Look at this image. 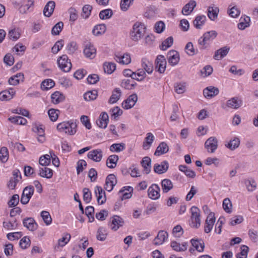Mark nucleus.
Segmentation results:
<instances>
[{
	"label": "nucleus",
	"mask_w": 258,
	"mask_h": 258,
	"mask_svg": "<svg viewBox=\"0 0 258 258\" xmlns=\"http://www.w3.org/2000/svg\"><path fill=\"white\" fill-rule=\"evenodd\" d=\"M146 26L141 22H135L130 32L131 39L135 42H138L144 36L146 32Z\"/></svg>",
	"instance_id": "f257e3e1"
},
{
	"label": "nucleus",
	"mask_w": 258,
	"mask_h": 258,
	"mask_svg": "<svg viewBox=\"0 0 258 258\" xmlns=\"http://www.w3.org/2000/svg\"><path fill=\"white\" fill-rule=\"evenodd\" d=\"M77 125L73 120L63 121L57 125V130L69 135H74L77 132Z\"/></svg>",
	"instance_id": "f03ea898"
},
{
	"label": "nucleus",
	"mask_w": 258,
	"mask_h": 258,
	"mask_svg": "<svg viewBox=\"0 0 258 258\" xmlns=\"http://www.w3.org/2000/svg\"><path fill=\"white\" fill-rule=\"evenodd\" d=\"M217 34L215 31L206 32L203 36L199 39V44L202 45V48H207L210 46V42L216 38Z\"/></svg>",
	"instance_id": "7ed1b4c3"
},
{
	"label": "nucleus",
	"mask_w": 258,
	"mask_h": 258,
	"mask_svg": "<svg viewBox=\"0 0 258 258\" xmlns=\"http://www.w3.org/2000/svg\"><path fill=\"white\" fill-rule=\"evenodd\" d=\"M59 69L64 72H69L72 68V63L67 55H62L57 59Z\"/></svg>",
	"instance_id": "20e7f679"
},
{
	"label": "nucleus",
	"mask_w": 258,
	"mask_h": 258,
	"mask_svg": "<svg viewBox=\"0 0 258 258\" xmlns=\"http://www.w3.org/2000/svg\"><path fill=\"white\" fill-rule=\"evenodd\" d=\"M21 179V173L19 170L15 169L13 171V177H12L8 183V186L9 188L13 189L15 188L18 182Z\"/></svg>",
	"instance_id": "39448f33"
},
{
	"label": "nucleus",
	"mask_w": 258,
	"mask_h": 258,
	"mask_svg": "<svg viewBox=\"0 0 258 258\" xmlns=\"http://www.w3.org/2000/svg\"><path fill=\"white\" fill-rule=\"evenodd\" d=\"M166 60L163 55L157 56L155 60L156 70L160 73H163L166 67Z\"/></svg>",
	"instance_id": "423d86ee"
},
{
	"label": "nucleus",
	"mask_w": 258,
	"mask_h": 258,
	"mask_svg": "<svg viewBox=\"0 0 258 258\" xmlns=\"http://www.w3.org/2000/svg\"><path fill=\"white\" fill-rule=\"evenodd\" d=\"M160 191L159 186L156 184H153L148 189V196L152 200H157L160 197Z\"/></svg>",
	"instance_id": "0eeeda50"
},
{
	"label": "nucleus",
	"mask_w": 258,
	"mask_h": 258,
	"mask_svg": "<svg viewBox=\"0 0 258 258\" xmlns=\"http://www.w3.org/2000/svg\"><path fill=\"white\" fill-rule=\"evenodd\" d=\"M205 146L208 152L214 153L217 149L218 141L216 137H211L205 142Z\"/></svg>",
	"instance_id": "6e6552de"
},
{
	"label": "nucleus",
	"mask_w": 258,
	"mask_h": 258,
	"mask_svg": "<svg viewBox=\"0 0 258 258\" xmlns=\"http://www.w3.org/2000/svg\"><path fill=\"white\" fill-rule=\"evenodd\" d=\"M83 52L86 57L92 59L96 56V49L93 44L90 42H87L85 44Z\"/></svg>",
	"instance_id": "1a4fd4ad"
},
{
	"label": "nucleus",
	"mask_w": 258,
	"mask_h": 258,
	"mask_svg": "<svg viewBox=\"0 0 258 258\" xmlns=\"http://www.w3.org/2000/svg\"><path fill=\"white\" fill-rule=\"evenodd\" d=\"M124 223L123 219L119 216L114 215L110 218V227L114 231H116Z\"/></svg>",
	"instance_id": "9d476101"
},
{
	"label": "nucleus",
	"mask_w": 258,
	"mask_h": 258,
	"mask_svg": "<svg viewBox=\"0 0 258 258\" xmlns=\"http://www.w3.org/2000/svg\"><path fill=\"white\" fill-rule=\"evenodd\" d=\"M34 193L33 186L26 187L23 191L21 202L23 204H27Z\"/></svg>",
	"instance_id": "9b49d317"
},
{
	"label": "nucleus",
	"mask_w": 258,
	"mask_h": 258,
	"mask_svg": "<svg viewBox=\"0 0 258 258\" xmlns=\"http://www.w3.org/2000/svg\"><path fill=\"white\" fill-rule=\"evenodd\" d=\"M138 100V96L136 94L131 95L126 100L122 103V106L125 109H129L132 108Z\"/></svg>",
	"instance_id": "f8f14e48"
},
{
	"label": "nucleus",
	"mask_w": 258,
	"mask_h": 258,
	"mask_svg": "<svg viewBox=\"0 0 258 258\" xmlns=\"http://www.w3.org/2000/svg\"><path fill=\"white\" fill-rule=\"evenodd\" d=\"M168 234L164 230H160L158 232L157 235L153 240V244L158 246L163 244L166 240L168 239Z\"/></svg>",
	"instance_id": "ddd939ff"
},
{
	"label": "nucleus",
	"mask_w": 258,
	"mask_h": 258,
	"mask_svg": "<svg viewBox=\"0 0 258 258\" xmlns=\"http://www.w3.org/2000/svg\"><path fill=\"white\" fill-rule=\"evenodd\" d=\"M215 220L214 213L213 212L210 213L206 220V225L204 229L206 233H208L211 232L215 222Z\"/></svg>",
	"instance_id": "4468645a"
},
{
	"label": "nucleus",
	"mask_w": 258,
	"mask_h": 258,
	"mask_svg": "<svg viewBox=\"0 0 258 258\" xmlns=\"http://www.w3.org/2000/svg\"><path fill=\"white\" fill-rule=\"evenodd\" d=\"M219 93V89L214 86L207 87L203 90V95L207 99H211L215 97Z\"/></svg>",
	"instance_id": "2eb2a0df"
},
{
	"label": "nucleus",
	"mask_w": 258,
	"mask_h": 258,
	"mask_svg": "<svg viewBox=\"0 0 258 258\" xmlns=\"http://www.w3.org/2000/svg\"><path fill=\"white\" fill-rule=\"evenodd\" d=\"M168 61L172 66L176 65L180 59L179 53L174 50L169 51L167 54Z\"/></svg>",
	"instance_id": "dca6fc26"
},
{
	"label": "nucleus",
	"mask_w": 258,
	"mask_h": 258,
	"mask_svg": "<svg viewBox=\"0 0 258 258\" xmlns=\"http://www.w3.org/2000/svg\"><path fill=\"white\" fill-rule=\"evenodd\" d=\"M95 194L97 198L98 203L100 205L104 204L106 200V196L105 191L102 188L99 186H96L94 189Z\"/></svg>",
	"instance_id": "f3484780"
},
{
	"label": "nucleus",
	"mask_w": 258,
	"mask_h": 258,
	"mask_svg": "<svg viewBox=\"0 0 258 258\" xmlns=\"http://www.w3.org/2000/svg\"><path fill=\"white\" fill-rule=\"evenodd\" d=\"M114 59L117 62L122 64H128L131 62V57L128 53L116 54Z\"/></svg>",
	"instance_id": "a211bd4d"
},
{
	"label": "nucleus",
	"mask_w": 258,
	"mask_h": 258,
	"mask_svg": "<svg viewBox=\"0 0 258 258\" xmlns=\"http://www.w3.org/2000/svg\"><path fill=\"white\" fill-rule=\"evenodd\" d=\"M102 151L99 149L90 151L87 155L89 159L95 162H100L102 158Z\"/></svg>",
	"instance_id": "6ab92c4d"
},
{
	"label": "nucleus",
	"mask_w": 258,
	"mask_h": 258,
	"mask_svg": "<svg viewBox=\"0 0 258 258\" xmlns=\"http://www.w3.org/2000/svg\"><path fill=\"white\" fill-rule=\"evenodd\" d=\"M116 178L114 174H109L106 177L104 188L108 191H111L116 183Z\"/></svg>",
	"instance_id": "aec40b11"
},
{
	"label": "nucleus",
	"mask_w": 258,
	"mask_h": 258,
	"mask_svg": "<svg viewBox=\"0 0 258 258\" xmlns=\"http://www.w3.org/2000/svg\"><path fill=\"white\" fill-rule=\"evenodd\" d=\"M155 139V137L152 133H148L143 142V149L145 150L150 149Z\"/></svg>",
	"instance_id": "412c9836"
},
{
	"label": "nucleus",
	"mask_w": 258,
	"mask_h": 258,
	"mask_svg": "<svg viewBox=\"0 0 258 258\" xmlns=\"http://www.w3.org/2000/svg\"><path fill=\"white\" fill-rule=\"evenodd\" d=\"M16 94L13 88H10L0 92V100L1 101H8L12 99Z\"/></svg>",
	"instance_id": "4be33fe9"
},
{
	"label": "nucleus",
	"mask_w": 258,
	"mask_h": 258,
	"mask_svg": "<svg viewBox=\"0 0 258 258\" xmlns=\"http://www.w3.org/2000/svg\"><path fill=\"white\" fill-rule=\"evenodd\" d=\"M169 167L168 163L164 161L160 163H156L154 165V170L158 174H162L166 172Z\"/></svg>",
	"instance_id": "5701e85b"
},
{
	"label": "nucleus",
	"mask_w": 258,
	"mask_h": 258,
	"mask_svg": "<svg viewBox=\"0 0 258 258\" xmlns=\"http://www.w3.org/2000/svg\"><path fill=\"white\" fill-rule=\"evenodd\" d=\"M108 115L106 112H102L96 120L97 125L101 128H105L108 123Z\"/></svg>",
	"instance_id": "b1692460"
},
{
	"label": "nucleus",
	"mask_w": 258,
	"mask_h": 258,
	"mask_svg": "<svg viewBox=\"0 0 258 258\" xmlns=\"http://www.w3.org/2000/svg\"><path fill=\"white\" fill-rule=\"evenodd\" d=\"M242 104V101L236 97H234L229 99L226 102V106L228 107L233 109L239 108Z\"/></svg>",
	"instance_id": "393cba45"
},
{
	"label": "nucleus",
	"mask_w": 258,
	"mask_h": 258,
	"mask_svg": "<svg viewBox=\"0 0 258 258\" xmlns=\"http://www.w3.org/2000/svg\"><path fill=\"white\" fill-rule=\"evenodd\" d=\"M23 225L29 230L33 231L35 230L38 227V224L32 218H28L23 220Z\"/></svg>",
	"instance_id": "a878e982"
},
{
	"label": "nucleus",
	"mask_w": 258,
	"mask_h": 258,
	"mask_svg": "<svg viewBox=\"0 0 258 258\" xmlns=\"http://www.w3.org/2000/svg\"><path fill=\"white\" fill-rule=\"evenodd\" d=\"M230 48L228 46L223 47L216 51L214 58L216 60H220L228 53Z\"/></svg>",
	"instance_id": "bb28decb"
},
{
	"label": "nucleus",
	"mask_w": 258,
	"mask_h": 258,
	"mask_svg": "<svg viewBox=\"0 0 258 258\" xmlns=\"http://www.w3.org/2000/svg\"><path fill=\"white\" fill-rule=\"evenodd\" d=\"M169 150V147L167 144L164 142H161L159 146L157 147L154 155L157 156H161L168 152Z\"/></svg>",
	"instance_id": "cd10ccee"
},
{
	"label": "nucleus",
	"mask_w": 258,
	"mask_h": 258,
	"mask_svg": "<svg viewBox=\"0 0 258 258\" xmlns=\"http://www.w3.org/2000/svg\"><path fill=\"white\" fill-rule=\"evenodd\" d=\"M170 246L172 249L176 251H184L187 248V243L183 242L181 245L179 243L175 241H172L170 243Z\"/></svg>",
	"instance_id": "c85d7f7f"
},
{
	"label": "nucleus",
	"mask_w": 258,
	"mask_h": 258,
	"mask_svg": "<svg viewBox=\"0 0 258 258\" xmlns=\"http://www.w3.org/2000/svg\"><path fill=\"white\" fill-rule=\"evenodd\" d=\"M133 190V188L131 186L123 187L120 189L119 192L122 194L121 196V200L131 198L132 196V192Z\"/></svg>",
	"instance_id": "c756f323"
},
{
	"label": "nucleus",
	"mask_w": 258,
	"mask_h": 258,
	"mask_svg": "<svg viewBox=\"0 0 258 258\" xmlns=\"http://www.w3.org/2000/svg\"><path fill=\"white\" fill-rule=\"evenodd\" d=\"M142 67L143 68L142 69L149 74L153 72V65L152 62L146 58H143L142 60Z\"/></svg>",
	"instance_id": "7c9ffc66"
},
{
	"label": "nucleus",
	"mask_w": 258,
	"mask_h": 258,
	"mask_svg": "<svg viewBox=\"0 0 258 258\" xmlns=\"http://www.w3.org/2000/svg\"><path fill=\"white\" fill-rule=\"evenodd\" d=\"M55 8V3L53 1L49 2L45 6L43 14L46 17H50L54 9Z\"/></svg>",
	"instance_id": "2f4dec72"
},
{
	"label": "nucleus",
	"mask_w": 258,
	"mask_h": 258,
	"mask_svg": "<svg viewBox=\"0 0 258 258\" xmlns=\"http://www.w3.org/2000/svg\"><path fill=\"white\" fill-rule=\"evenodd\" d=\"M103 67L104 73L107 74H111L116 70V64L112 62H105Z\"/></svg>",
	"instance_id": "473e14b6"
},
{
	"label": "nucleus",
	"mask_w": 258,
	"mask_h": 258,
	"mask_svg": "<svg viewBox=\"0 0 258 258\" xmlns=\"http://www.w3.org/2000/svg\"><path fill=\"white\" fill-rule=\"evenodd\" d=\"M23 75L21 73H18L9 79V83L11 85L15 86L19 84L21 81H23Z\"/></svg>",
	"instance_id": "72a5a7b5"
},
{
	"label": "nucleus",
	"mask_w": 258,
	"mask_h": 258,
	"mask_svg": "<svg viewBox=\"0 0 258 258\" xmlns=\"http://www.w3.org/2000/svg\"><path fill=\"white\" fill-rule=\"evenodd\" d=\"M106 29V26L104 24L97 25L94 27L92 33L94 35L98 36L104 34Z\"/></svg>",
	"instance_id": "f704fd0d"
},
{
	"label": "nucleus",
	"mask_w": 258,
	"mask_h": 258,
	"mask_svg": "<svg viewBox=\"0 0 258 258\" xmlns=\"http://www.w3.org/2000/svg\"><path fill=\"white\" fill-rule=\"evenodd\" d=\"M151 160L148 157H145L142 159L141 164L144 169V172L146 173V174H148L151 171Z\"/></svg>",
	"instance_id": "c9c22d12"
},
{
	"label": "nucleus",
	"mask_w": 258,
	"mask_h": 258,
	"mask_svg": "<svg viewBox=\"0 0 258 258\" xmlns=\"http://www.w3.org/2000/svg\"><path fill=\"white\" fill-rule=\"evenodd\" d=\"M39 175L42 177L50 178L53 175V171L46 167L39 168Z\"/></svg>",
	"instance_id": "e433bc0d"
},
{
	"label": "nucleus",
	"mask_w": 258,
	"mask_h": 258,
	"mask_svg": "<svg viewBox=\"0 0 258 258\" xmlns=\"http://www.w3.org/2000/svg\"><path fill=\"white\" fill-rule=\"evenodd\" d=\"M55 85L54 81L50 79L44 80L41 84V89L42 90H48L53 87Z\"/></svg>",
	"instance_id": "4c0bfd02"
},
{
	"label": "nucleus",
	"mask_w": 258,
	"mask_h": 258,
	"mask_svg": "<svg viewBox=\"0 0 258 258\" xmlns=\"http://www.w3.org/2000/svg\"><path fill=\"white\" fill-rule=\"evenodd\" d=\"M118 160V156L116 155H112L109 156L106 161V165L110 168H113L116 165Z\"/></svg>",
	"instance_id": "58836bf2"
},
{
	"label": "nucleus",
	"mask_w": 258,
	"mask_h": 258,
	"mask_svg": "<svg viewBox=\"0 0 258 258\" xmlns=\"http://www.w3.org/2000/svg\"><path fill=\"white\" fill-rule=\"evenodd\" d=\"M52 102L57 104L62 101L64 99L63 95L59 91H55L51 96Z\"/></svg>",
	"instance_id": "ea45409f"
},
{
	"label": "nucleus",
	"mask_w": 258,
	"mask_h": 258,
	"mask_svg": "<svg viewBox=\"0 0 258 258\" xmlns=\"http://www.w3.org/2000/svg\"><path fill=\"white\" fill-rule=\"evenodd\" d=\"M107 235V230L105 228L100 227L98 229L96 238L99 241H104Z\"/></svg>",
	"instance_id": "a19ab883"
},
{
	"label": "nucleus",
	"mask_w": 258,
	"mask_h": 258,
	"mask_svg": "<svg viewBox=\"0 0 258 258\" xmlns=\"http://www.w3.org/2000/svg\"><path fill=\"white\" fill-rule=\"evenodd\" d=\"M9 120L13 123L20 125H25L27 122L26 119L20 116L10 117Z\"/></svg>",
	"instance_id": "79ce46f5"
},
{
	"label": "nucleus",
	"mask_w": 258,
	"mask_h": 258,
	"mask_svg": "<svg viewBox=\"0 0 258 258\" xmlns=\"http://www.w3.org/2000/svg\"><path fill=\"white\" fill-rule=\"evenodd\" d=\"M162 190L164 192H167L173 188L171 181L168 179H164L161 181Z\"/></svg>",
	"instance_id": "37998d69"
},
{
	"label": "nucleus",
	"mask_w": 258,
	"mask_h": 258,
	"mask_svg": "<svg viewBox=\"0 0 258 258\" xmlns=\"http://www.w3.org/2000/svg\"><path fill=\"white\" fill-rule=\"evenodd\" d=\"M121 91L118 88H116L112 92V94L110 97L109 100V102L110 103L113 104L116 103L120 98L121 96Z\"/></svg>",
	"instance_id": "c03bdc74"
},
{
	"label": "nucleus",
	"mask_w": 258,
	"mask_h": 258,
	"mask_svg": "<svg viewBox=\"0 0 258 258\" xmlns=\"http://www.w3.org/2000/svg\"><path fill=\"white\" fill-rule=\"evenodd\" d=\"M146 74L145 71L142 69H138L137 71L134 72L133 75V79L138 81H142L146 77Z\"/></svg>",
	"instance_id": "a18cd8bd"
},
{
	"label": "nucleus",
	"mask_w": 258,
	"mask_h": 258,
	"mask_svg": "<svg viewBox=\"0 0 258 258\" xmlns=\"http://www.w3.org/2000/svg\"><path fill=\"white\" fill-rule=\"evenodd\" d=\"M125 146L124 143H115L111 145L109 148L110 151L112 152L118 153L124 150Z\"/></svg>",
	"instance_id": "49530a36"
},
{
	"label": "nucleus",
	"mask_w": 258,
	"mask_h": 258,
	"mask_svg": "<svg viewBox=\"0 0 258 258\" xmlns=\"http://www.w3.org/2000/svg\"><path fill=\"white\" fill-rule=\"evenodd\" d=\"M18 222L16 219H12L10 221H5L3 222L4 227L9 230L16 229L18 226Z\"/></svg>",
	"instance_id": "de8ad7c7"
},
{
	"label": "nucleus",
	"mask_w": 258,
	"mask_h": 258,
	"mask_svg": "<svg viewBox=\"0 0 258 258\" xmlns=\"http://www.w3.org/2000/svg\"><path fill=\"white\" fill-rule=\"evenodd\" d=\"M219 9L217 7H209L208 9V16L210 19L213 21L218 16Z\"/></svg>",
	"instance_id": "09e8293b"
},
{
	"label": "nucleus",
	"mask_w": 258,
	"mask_h": 258,
	"mask_svg": "<svg viewBox=\"0 0 258 258\" xmlns=\"http://www.w3.org/2000/svg\"><path fill=\"white\" fill-rule=\"evenodd\" d=\"M21 35V31L19 28H14L10 30L8 36L10 39L16 40L19 38Z\"/></svg>",
	"instance_id": "8fccbe9b"
},
{
	"label": "nucleus",
	"mask_w": 258,
	"mask_h": 258,
	"mask_svg": "<svg viewBox=\"0 0 258 258\" xmlns=\"http://www.w3.org/2000/svg\"><path fill=\"white\" fill-rule=\"evenodd\" d=\"M194 10V1H190L188 4L185 5L182 10V13L184 15H189Z\"/></svg>",
	"instance_id": "3c124183"
},
{
	"label": "nucleus",
	"mask_w": 258,
	"mask_h": 258,
	"mask_svg": "<svg viewBox=\"0 0 258 258\" xmlns=\"http://www.w3.org/2000/svg\"><path fill=\"white\" fill-rule=\"evenodd\" d=\"M136 83L131 79H124L122 81L121 86L127 90L133 89Z\"/></svg>",
	"instance_id": "603ef678"
},
{
	"label": "nucleus",
	"mask_w": 258,
	"mask_h": 258,
	"mask_svg": "<svg viewBox=\"0 0 258 258\" xmlns=\"http://www.w3.org/2000/svg\"><path fill=\"white\" fill-rule=\"evenodd\" d=\"M60 111L58 109L51 108L48 111V115L51 121H55L57 120Z\"/></svg>",
	"instance_id": "864d4df0"
},
{
	"label": "nucleus",
	"mask_w": 258,
	"mask_h": 258,
	"mask_svg": "<svg viewBox=\"0 0 258 258\" xmlns=\"http://www.w3.org/2000/svg\"><path fill=\"white\" fill-rule=\"evenodd\" d=\"M250 19L249 17H246L244 18H241L240 23L238 24V28L240 30H244L249 26Z\"/></svg>",
	"instance_id": "5fc2aeb1"
},
{
	"label": "nucleus",
	"mask_w": 258,
	"mask_h": 258,
	"mask_svg": "<svg viewBox=\"0 0 258 258\" xmlns=\"http://www.w3.org/2000/svg\"><path fill=\"white\" fill-rule=\"evenodd\" d=\"M41 217L46 225L48 226L52 223V218L49 213L46 211H42L41 212Z\"/></svg>",
	"instance_id": "6e6d98bb"
},
{
	"label": "nucleus",
	"mask_w": 258,
	"mask_h": 258,
	"mask_svg": "<svg viewBox=\"0 0 258 258\" xmlns=\"http://www.w3.org/2000/svg\"><path fill=\"white\" fill-rule=\"evenodd\" d=\"M92 10V7L91 5H85L82 9V17L85 19H88L91 15Z\"/></svg>",
	"instance_id": "4d7b16f0"
},
{
	"label": "nucleus",
	"mask_w": 258,
	"mask_h": 258,
	"mask_svg": "<svg viewBox=\"0 0 258 258\" xmlns=\"http://www.w3.org/2000/svg\"><path fill=\"white\" fill-rule=\"evenodd\" d=\"M112 14V11L111 9H105L100 12L99 17L102 20H106L111 18Z\"/></svg>",
	"instance_id": "13d9d810"
},
{
	"label": "nucleus",
	"mask_w": 258,
	"mask_h": 258,
	"mask_svg": "<svg viewBox=\"0 0 258 258\" xmlns=\"http://www.w3.org/2000/svg\"><path fill=\"white\" fill-rule=\"evenodd\" d=\"M71 236L69 233L64 234L62 237L58 240V244L60 247L65 246L70 240Z\"/></svg>",
	"instance_id": "bf43d9fd"
},
{
	"label": "nucleus",
	"mask_w": 258,
	"mask_h": 258,
	"mask_svg": "<svg viewBox=\"0 0 258 258\" xmlns=\"http://www.w3.org/2000/svg\"><path fill=\"white\" fill-rule=\"evenodd\" d=\"M173 43V39L172 37H169L165 39L160 45V49L163 50H165L169 47L172 46Z\"/></svg>",
	"instance_id": "052dcab7"
},
{
	"label": "nucleus",
	"mask_w": 258,
	"mask_h": 258,
	"mask_svg": "<svg viewBox=\"0 0 258 258\" xmlns=\"http://www.w3.org/2000/svg\"><path fill=\"white\" fill-rule=\"evenodd\" d=\"M184 230L181 225H177L172 229V234L175 237L179 238L183 234Z\"/></svg>",
	"instance_id": "680f3d73"
},
{
	"label": "nucleus",
	"mask_w": 258,
	"mask_h": 258,
	"mask_svg": "<svg viewBox=\"0 0 258 258\" xmlns=\"http://www.w3.org/2000/svg\"><path fill=\"white\" fill-rule=\"evenodd\" d=\"M97 96V92L96 90L88 91L84 95V98L86 101L93 100Z\"/></svg>",
	"instance_id": "e2e57ef3"
},
{
	"label": "nucleus",
	"mask_w": 258,
	"mask_h": 258,
	"mask_svg": "<svg viewBox=\"0 0 258 258\" xmlns=\"http://www.w3.org/2000/svg\"><path fill=\"white\" fill-rule=\"evenodd\" d=\"M239 139L237 138H235L233 140H231L226 146L230 150H233L239 147Z\"/></svg>",
	"instance_id": "0e129e2a"
},
{
	"label": "nucleus",
	"mask_w": 258,
	"mask_h": 258,
	"mask_svg": "<svg viewBox=\"0 0 258 258\" xmlns=\"http://www.w3.org/2000/svg\"><path fill=\"white\" fill-rule=\"evenodd\" d=\"M232 203L229 198H226L223 202V208L226 213H230L232 212Z\"/></svg>",
	"instance_id": "69168bd1"
},
{
	"label": "nucleus",
	"mask_w": 258,
	"mask_h": 258,
	"mask_svg": "<svg viewBox=\"0 0 258 258\" xmlns=\"http://www.w3.org/2000/svg\"><path fill=\"white\" fill-rule=\"evenodd\" d=\"M9 158V152L8 149L3 147L1 148L0 150V160L3 162H6L7 161Z\"/></svg>",
	"instance_id": "338daca9"
},
{
	"label": "nucleus",
	"mask_w": 258,
	"mask_h": 258,
	"mask_svg": "<svg viewBox=\"0 0 258 258\" xmlns=\"http://www.w3.org/2000/svg\"><path fill=\"white\" fill-rule=\"evenodd\" d=\"M241 252L236 254L237 258H246L249 250V248L247 246L242 245L241 247Z\"/></svg>",
	"instance_id": "774afa93"
}]
</instances>
